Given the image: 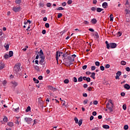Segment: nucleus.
Returning a JSON list of instances; mask_svg holds the SVG:
<instances>
[{
    "mask_svg": "<svg viewBox=\"0 0 130 130\" xmlns=\"http://www.w3.org/2000/svg\"><path fill=\"white\" fill-rule=\"evenodd\" d=\"M102 7L104 9H107V7H108V4L107 2H104L102 4Z\"/></svg>",
    "mask_w": 130,
    "mask_h": 130,
    "instance_id": "obj_12",
    "label": "nucleus"
},
{
    "mask_svg": "<svg viewBox=\"0 0 130 130\" xmlns=\"http://www.w3.org/2000/svg\"><path fill=\"white\" fill-rule=\"evenodd\" d=\"M93 5H96L97 4V0H93Z\"/></svg>",
    "mask_w": 130,
    "mask_h": 130,
    "instance_id": "obj_62",
    "label": "nucleus"
},
{
    "mask_svg": "<svg viewBox=\"0 0 130 130\" xmlns=\"http://www.w3.org/2000/svg\"><path fill=\"white\" fill-rule=\"evenodd\" d=\"M39 80H42V79H43V77H42V76H40L38 77Z\"/></svg>",
    "mask_w": 130,
    "mask_h": 130,
    "instance_id": "obj_64",
    "label": "nucleus"
},
{
    "mask_svg": "<svg viewBox=\"0 0 130 130\" xmlns=\"http://www.w3.org/2000/svg\"><path fill=\"white\" fill-rule=\"evenodd\" d=\"M69 82H70V80H69V79H66L64 80V84H69Z\"/></svg>",
    "mask_w": 130,
    "mask_h": 130,
    "instance_id": "obj_32",
    "label": "nucleus"
},
{
    "mask_svg": "<svg viewBox=\"0 0 130 130\" xmlns=\"http://www.w3.org/2000/svg\"><path fill=\"white\" fill-rule=\"evenodd\" d=\"M47 7H48V8H50V7H51V4L50 3H47Z\"/></svg>",
    "mask_w": 130,
    "mask_h": 130,
    "instance_id": "obj_54",
    "label": "nucleus"
},
{
    "mask_svg": "<svg viewBox=\"0 0 130 130\" xmlns=\"http://www.w3.org/2000/svg\"><path fill=\"white\" fill-rule=\"evenodd\" d=\"M86 81L87 82H90L91 81V78H90L89 77H87V79H86Z\"/></svg>",
    "mask_w": 130,
    "mask_h": 130,
    "instance_id": "obj_57",
    "label": "nucleus"
},
{
    "mask_svg": "<svg viewBox=\"0 0 130 130\" xmlns=\"http://www.w3.org/2000/svg\"><path fill=\"white\" fill-rule=\"evenodd\" d=\"M9 57H10V56H9V54H5L4 56V58H5V59H8V58H9Z\"/></svg>",
    "mask_w": 130,
    "mask_h": 130,
    "instance_id": "obj_37",
    "label": "nucleus"
},
{
    "mask_svg": "<svg viewBox=\"0 0 130 130\" xmlns=\"http://www.w3.org/2000/svg\"><path fill=\"white\" fill-rule=\"evenodd\" d=\"M82 123H83V120L80 119L78 122V125H79V126H81V125H82Z\"/></svg>",
    "mask_w": 130,
    "mask_h": 130,
    "instance_id": "obj_28",
    "label": "nucleus"
},
{
    "mask_svg": "<svg viewBox=\"0 0 130 130\" xmlns=\"http://www.w3.org/2000/svg\"><path fill=\"white\" fill-rule=\"evenodd\" d=\"M105 68L106 69H109L110 68V65L109 64H107L105 66Z\"/></svg>",
    "mask_w": 130,
    "mask_h": 130,
    "instance_id": "obj_46",
    "label": "nucleus"
},
{
    "mask_svg": "<svg viewBox=\"0 0 130 130\" xmlns=\"http://www.w3.org/2000/svg\"><path fill=\"white\" fill-rule=\"evenodd\" d=\"M61 17H62V14L61 13H58L57 18L59 19V18H61Z\"/></svg>",
    "mask_w": 130,
    "mask_h": 130,
    "instance_id": "obj_43",
    "label": "nucleus"
},
{
    "mask_svg": "<svg viewBox=\"0 0 130 130\" xmlns=\"http://www.w3.org/2000/svg\"><path fill=\"white\" fill-rule=\"evenodd\" d=\"M4 47L6 49V50L8 51L9 50V47H10V44L8 43H5L4 45Z\"/></svg>",
    "mask_w": 130,
    "mask_h": 130,
    "instance_id": "obj_13",
    "label": "nucleus"
},
{
    "mask_svg": "<svg viewBox=\"0 0 130 130\" xmlns=\"http://www.w3.org/2000/svg\"><path fill=\"white\" fill-rule=\"evenodd\" d=\"M30 110H31V107H30V106H28L27 109H26L25 111L26 112H29V111H30Z\"/></svg>",
    "mask_w": 130,
    "mask_h": 130,
    "instance_id": "obj_30",
    "label": "nucleus"
},
{
    "mask_svg": "<svg viewBox=\"0 0 130 130\" xmlns=\"http://www.w3.org/2000/svg\"><path fill=\"white\" fill-rule=\"evenodd\" d=\"M11 84L13 87H17L18 86V83L16 82V81L11 82Z\"/></svg>",
    "mask_w": 130,
    "mask_h": 130,
    "instance_id": "obj_17",
    "label": "nucleus"
},
{
    "mask_svg": "<svg viewBox=\"0 0 130 130\" xmlns=\"http://www.w3.org/2000/svg\"><path fill=\"white\" fill-rule=\"evenodd\" d=\"M106 106L107 108L110 110V112H112V111H113V105H111L109 103H108Z\"/></svg>",
    "mask_w": 130,
    "mask_h": 130,
    "instance_id": "obj_5",
    "label": "nucleus"
},
{
    "mask_svg": "<svg viewBox=\"0 0 130 130\" xmlns=\"http://www.w3.org/2000/svg\"><path fill=\"white\" fill-rule=\"evenodd\" d=\"M121 32L120 31H119L117 33V36L118 37H120V36H121Z\"/></svg>",
    "mask_w": 130,
    "mask_h": 130,
    "instance_id": "obj_38",
    "label": "nucleus"
},
{
    "mask_svg": "<svg viewBox=\"0 0 130 130\" xmlns=\"http://www.w3.org/2000/svg\"><path fill=\"white\" fill-rule=\"evenodd\" d=\"M117 46V45L116 43H110V48H115Z\"/></svg>",
    "mask_w": 130,
    "mask_h": 130,
    "instance_id": "obj_9",
    "label": "nucleus"
},
{
    "mask_svg": "<svg viewBox=\"0 0 130 130\" xmlns=\"http://www.w3.org/2000/svg\"><path fill=\"white\" fill-rule=\"evenodd\" d=\"M88 87V84H84L83 85V88H84L85 89H86V88H87Z\"/></svg>",
    "mask_w": 130,
    "mask_h": 130,
    "instance_id": "obj_58",
    "label": "nucleus"
},
{
    "mask_svg": "<svg viewBox=\"0 0 130 130\" xmlns=\"http://www.w3.org/2000/svg\"><path fill=\"white\" fill-rule=\"evenodd\" d=\"M82 69L83 70H86V69H87V65H84L83 66Z\"/></svg>",
    "mask_w": 130,
    "mask_h": 130,
    "instance_id": "obj_61",
    "label": "nucleus"
},
{
    "mask_svg": "<svg viewBox=\"0 0 130 130\" xmlns=\"http://www.w3.org/2000/svg\"><path fill=\"white\" fill-rule=\"evenodd\" d=\"M73 82H74V83H77V82H78V79H77V78L76 77H74L73 78Z\"/></svg>",
    "mask_w": 130,
    "mask_h": 130,
    "instance_id": "obj_45",
    "label": "nucleus"
},
{
    "mask_svg": "<svg viewBox=\"0 0 130 130\" xmlns=\"http://www.w3.org/2000/svg\"><path fill=\"white\" fill-rule=\"evenodd\" d=\"M16 94H20V93H21V90H20L19 89H17L16 90Z\"/></svg>",
    "mask_w": 130,
    "mask_h": 130,
    "instance_id": "obj_50",
    "label": "nucleus"
},
{
    "mask_svg": "<svg viewBox=\"0 0 130 130\" xmlns=\"http://www.w3.org/2000/svg\"><path fill=\"white\" fill-rule=\"evenodd\" d=\"M22 69V67L21 66V63H18L16 64L14 67V71L16 73H18V72H21V70Z\"/></svg>",
    "mask_w": 130,
    "mask_h": 130,
    "instance_id": "obj_1",
    "label": "nucleus"
},
{
    "mask_svg": "<svg viewBox=\"0 0 130 130\" xmlns=\"http://www.w3.org/2000/svg\"><path fill=\"white\" fill-rule=\"evenodd\" d=\"M46 28H48L49 27V23H46L45 25Z\"/></svg>",
    "mask_w": 130,
    "mask_h": 130,
    "instance_id": "obj_52",
    "label": "nucleus"
},
{
    "mask_svg": "<svg viewBox=\"0 0 130 130\" xmlns=\"http://www.w3.org/2000/svg\"><path fill=\"white\" fill-rule=\"evenodd\" d=\"M93 104H94V105H97V104H98V101H94L93 102Z\"/></svg>",
    "mask_w": 130,
    "mask_h": 130,
    "instance_id": "obj_55",
    "label": "nucleus"
},
{
    "mask_svg": "<svg viewBox=\"0 0 130 130\" xmlns=\"http://www.w3.org/2000/svg\"><path fill=\"white\" fill-rule=\"evenodd\" d=\"M28 46H26L24 48H23V47H22L21 48H22L23 51H26V50H27V48H28Z\"/></svg>",
    "mask_w": 130,
    "mask_h": 130,
    "instance_id": "obj_36",
    "label": "nucleus"
},
{
    "mask_svg": "<svg viewBox=\"0 0 130 130\" xmlns=\"http://www.w3.org/2000/svg\"><path fill=\"white\" fill-rule=\"evenodd\" d=\"M3 121H4V122H8V117H7V116H4L3 118Z\"/></svg>",
    "mask_w": 130,
    "mask_h": 130,
    "instance_id": "obj_27",
    "label": "nucleus"
},
{
    "mask_svg": "<svg viewBox=\"0 0 130 130\" xmlns=\"http://www.w3.org/2000/svg\"><path fill=\"white\" fill-rule=\"evenodd\" d=\"M33 80L34 81L35 83H36V84H38L39 83V80H38V79H36L35 78H33Z\"/></svg>",
    "mask_w": 130,
    "mask_h": 130,
    "instance_id": "obj_24",
    "label": "nucleus"
},
{
    "mask_svg": "<svg viewBox=\"0 0 130 130\" xmlns=\"http://www.w3.org/2000/svg\"><path fill=\"white\" fill-rule=\"evenodd\" d=\"M24 120L26 121V122H27V123H28V124H31V123H32V122H33V119H32V118H29V117H26L24 118Z\"/></svg>",
    "mask_w": 130,
    "mask_h": 130,
    "instance_id": "obj_4",
    "label": "nucleus"
},
{
    "mask_svg": "<svg viewBox=\"0 0 130 130\" xmlns=\"http://www.w3.org/2000/svg\"><path fill=\"white\" fill-rule=\"evenodd\" d=\"M100 69L101 71H104V70H105V68H104V66H101Z\"/></svg>",
    "mask_w": 130,
    "mask_h": 130,
    "instance_id": "obj_53",
    "label": "nucleus"
},
{
    "mask_svg": "<svg viewBox=\"0 0 130 130\" xmlns=\"http://www.w3.org/2000/svg\"><path fill=\"white\" fill-rule=\"evenodd\" d=\"M83 97H87L88 94H87V93H83Z\"/></svg>",
    "mask_w": 130,
    "mask_h": 130,
    "instance_id": "obj_59",
    "label": "nucleus"
},
{
    "mask_svg": "<svg viewBox=\"0 0 130 130\" xmlns=\"http://www.w3.org/2000/svg\"><path fill=\"white\" fill-rule=\"evenodd\" d=\"M34 68L37 71V72H40V68H39V66H35Z\"/></svg>",
    "mask_w": 130,
    "mask_h": 130,
    "instance_id": "obj_20",
    "label": "nucleus"
},
{
    "mask_svg": "<svg viewBox=\"0 0 130 130\" xmlns=\"http://www.w3.org/2000/svg\"><path fill=\"white\" fill-rule=\"evenodd\" d=\"M110 21H113V14H111L110 15Z\"/></svg>",
    "mask_w": 130,
    "mask_h": 130,
    "instance_id": "obj_34",
    "label": "nucleus"
},
{
    "mask_svg": "<svg viewBox=\"0 0 130 130\" xmlns=\"http://www.w3.org/2000/svg\"><path fill=\"white\" fill-rule=\"evenodd\" d=\"M62 54H63V53L62 52H59L58 53V51H57L56 52V59L57 61H58V56L59 57V56H61Z\"/></svg>",
    "mask_w": 130,
    "mask_h": 130,
    "instance_id": "obj_6",
    "label": "nucleus"
},
{
    "mask_svg": "<svg viewBox=\"0 0 130 130\" xmlns=\"http://www.w3.org/2000/svg\"><path fill=\"white\" fill-rule=\"evenodd\" d=\"M57 11H61L62 10H64V8L61 7H60L56 9Z\"/></svg>",
    "mask_w": 130,
    "mask_h": 130,
    "instance_id": "obj_33",
    "label": "nucleus"
},
{
    "mask_svg": "<svg viewBox=\"0 0 130 130\" xmlns=\"http://www.w3.org/2000/svg\"><path fill=\"white\" fill-rule=\"evenodd\" d=\"M39 103L41 105V107H43V102L41 101V98L38 99Z\"/></svg>",
    "mask_w": 130,
    "mask_h": 130,
    "instance_id": "obj_15",
    "label": "nucleus"
},
{
    "mask_svg": "<svg viewBox=\"0 0 130 130\" xmlns=\"http://www.w3.org/2000/svg\"><path fill=\"white\" fill-rule=\"evenodd\" d=\"M103 127L104 128L108 129V128H109V125H103Z\"/></svg>",
    "mask_w": 130,
    "mask_h": 130,
    "instance_id": "obj_29",
    "label": "nucleus"
},
{
    "mask_svg": "<svg viewBox=\"0 0 130 130\" xmlns=\"http://www.w3.org/2000/svg\"><path fill=\"white\" fill-rule=\"evenodd\" d=\"M13 11L14 12H15V13H17V12H19L20 7H14Z\"/></svg>",
    "mask_w": 130,
    "mask_h": 130,
    "instance_id": "obj_14",
    "label": "nucleus"
},
{
    "mask_svg": "<svg viewBox=\"0 0 130 130\" xmlns=\"http://www.w3.org/2000/svg\"><path fill=\"white\" fill-rule=\"evenodd\" d=\"M125 16H128V15L129 14H130V9H125Z\"/></svg>",
    "mask_w": 130,
    "mask_h": 130,
    "instance_id": "obj_16",
    "label": "nucleus"
},
{
    "mask_svg": "<svg viewBox=\"0 0 130 130\" xmlns=\"http://www.w3.org/2000/svg\"><path fill=\"white\" fill-rule=\"evenodd\" d=\"M88 100H84L83 102V104H84V105L87 104V103H88Z\"/></svg>",
    "mask_w": 130,
    "mask_h": 130,
    "instance_id": "obj_51",
    "label": "nucleus"
},
{
    "mask_svg": "<svg viewBox=\"0 0 130 130\" xmlns=\"http://www.w3.org/2000/svg\"><path fill=\"white\" fill-rule=\"evenodd\" d=\"M7 125H9V126H10L11 127L14 126V123L12 122H9L7 123Z\"/></svg>",
    "mask_w": 130,
    "mask_h": 130,
    "instance_id": "obj_19",
    "label": "nucleus"
},
{
    "mask_svg": "<svg viewBox=\"0 0 130 130\" xmlns=\"http://www.w3.org/2000/svg\"><path fill=\"white\" fill-rule=\"evenodd\" d=\"M92 115H93L94 116H95V115H97V112H92Z\"/></svg>",
    "mask_w": 130,
    "mask_h": 130,
    "instance_id": "obj_60",
    "label": "nucleus"
},
{
    "mask_svg": "<svg viewBox=\"0 0 130 130\" xmlns=\"http://www.w3.org/2000/svg\"><path fill=\"white\" fill-rule=\"evenodd\" d=\"M123 110H126V105L124 104L122 106Z\"/></svg>",
    "mask_w": 130,
    "mask_h": 130,
    "instance_id": "obj_42",
    "label": "nucleus"
},
{
    "mask_svg": "<svg viewBox=\"0 0 130 130\" xmlns=\"http://www.w3.org/2000/svg\"><path fill=\"white\" fill-rule=\"evenodd\" d=\"M91 23L92 24H96V23H97V20L95 18H93L92 20H91Z\"/></svg>",
    "mask_w": 130,
    "mask_h": 130,
    "instance_id": "obj_21",
    "label": "nucleus"
},
{
    "mask_svg": "<svg viewBox=\"0 0 130 130\" xmlns=\"http://www.w3.org/2000/svg\"><path fill=\"white\" fill-rule=\"evenodd\" d=\"M38 53H39V56L40 57V58H43V57H45V56H44L43 51L42 49L40 50V52H38Z\"/></svg>",
    "mask_w": 130,
    "mask_h": 130,
    "instance_id": "obj_8",
    "label": "nucleus"
},
{
    "mask_svg": "<svg viewBox=\"0 0 130 130\" xmlns=\"http://www.w3.org/2000/svg\"><path fill=\"white\" fill-rule=\"evenodd\" d=\"M14 55V52L12 51H9V57H12Z\"/></svg>",
    "mask_w": 130,
    "mask_h": 130,
    "instance_id": "obj_23",
    "label": "nucleus"
},
{
    "mask_svg": "<svg viewBox=\"0 0 130 130\" xmlns=\"http://www.w3.org/2000/svg\"><path fill=\"white\" fill-rule=\"evenodd\" d=\"M116 76L120 77V76H121V72L118 71L117 73H116Z\"/></svg>",
    "mask_w": 130,
    "mask_h": 130,
    "instance_id": "obj_31",
    "label": "nucleus"
},
{
    "mask_svg": "<svg viewBox=\"0 0 130 130\" xmlns=\"http://www.w3.org/2000/svg\"><path fill=\"white\" fill-rule=\"evenodd\" d=\"M124 129H125V130L128 129V125H125L124 126Z\"/></svg>",
    "mask_w": 130,
    "mask_h": 130,
    "instance_id": "obj_39",
    "label": "nucleus"
},
{
    "mask_svg": "<svg viewBox=\"0 0 130 130\" xmlns=\"http://www.w3.org/2000/svg\"><path fill=\"white\" fill-rule=\"evenodd\" d=\"M69 53H70L66 52L62 55V58L63 60H66V59H67L66 57H68L69 56Z\"/></svg>",
    "mask_w": 130,
    "mask_h": 130,
    "instance_id": "obj_7",
    "label": "nucleus"
},
{
    "mask_svg": "<svg viewBox=\"0 0 130 130\" xmlns=\"http://www.w3.org/2000/svg\"><path fill=\"white\" fill-rule=\"evenodd\" d=\"M22 2V0H16L15 1V3L17 4L18 5L20 4V3Z\"/></svg>",
    "mask_w": 130,
    "mask_h": 130,
    "instance_id": "obj_35",
    "label": "nucleus"
},
{
    "mask_svg": "<svg viewBox=\"0 0 130 130\" xmlns=\"http://www.w3.org/2000/svg\"><path fill=\"white\" fill-rule=\"evenodd\" d=\"M91 11H92L93 12H95V11H96V7H92L91 8Z\"/></svg>",
    "mask_w": 130,
    "mask_h": 130,
    "instance_id": "obj_48",
    "label": "nucleus"
},
{
    "mask_svg": "<svg viewBox=\"0 0 130 130\" xmlns=\"http://www.w3.org/2000/svg\"><path fill=\"white\" fill-rule=\"evenodd\" d=\"M95 36L96 38H99V35H98V32H95Z\"/></svg>",
    "mask_w": 130,
    "mask_h": 130,
    "instance_id": "obj_56",
    "label": "nucleus"
},
{
    "mask_svg": "<svg viewBox=\"0 0 130 130\" xmlns=\"http://www.w3.org/2000/svg\"><path fill=\"white\" fill-rule=\"evenodd\" d=\"M126 71L127 72H129L130 71V69H129V67H126V69H125Z\"/></svg>",
    "mask_w": 130,
    "mask_h": 130,
    "instance_id": "obj_63",
    "label": "nucleus"
},
{
    "mask_svg": "<svg viewBox=\"0 0 130 130\" xmlns=\"http://www.w3.org/2000/svg\"><path fill=\"white\" fill-rule=\"evenodd\" d=\"M72 3H73V1L72 0H69L67 2L68 5H71L72 4Z\"/></svg>",
    "mask_w": 130,
    "mask_h": 130,
    "instance_id": "obj_49",
    "label": "nucleus"
},
{
    "mask_svg": "<svg viewBox=\"0 0 130 130\" xmlns=\"http://www.w3.org/2000/svg\"><path fill=\"white\" fill-rule=\"evenodd\" d=\"M95 66H96L97 67H99L100 66V62H99V61H96L95 62Z\"/></svg>",
    "mask_w": 130,
    "mask_h": 130,
    "instance_id": "obj_41",
    "label": "nucleus"
},
{
    "mask_svg": "<svg viewBox=\"0 0 130 130\" xmlns=\"http://www.w3.org/2000/svg\"><path fill=\"white\" fill-rule=\"evenodd\" d=\"M121 64H122V66H125V64H126V62H125V61H121Z\"/></svg>",
    "mask_w": 130,
    "mask_h": 130,
    "instance_id": "obj_40",
    "label": "nucleus"
},
{
    "mask_svg": "<svg viewBox=\"0 0 130 130\" xmlns=\"http://www.w3.org/2000/svg\"><path fill=\"white\" fill-rule=\"evenodd\" d=\"M95 73H91V75L90 76L91 78H92V79H93V80H95Z\"/></svg>",
    "mask_w": 130,
    "mask_h": 130,
    "instance_id": "obj_25",
    "label": "nucleus"
},
{
    "mask_svg": "<svg viewBox=\"0 0 130 130\" xmlns=\"http://www.w3.org/2000/svg\"><path fill=\"white\" fill-rule=\"evenodd\" d=\"M41 59L39 61V63L42 66V67H40V69H44L45 68V62H44V59H45V57L41 58Z\"/></svg>",
    "mask_w": 130,
    "mask_h": 130,
    "instance_id": "obj_2",
    "label": "nucleus"
},
{
    "mask_svg": "<svg viewBox=\"0 0 130 130\" xmlns=\"http://www.w3.org/2000/svg\"><path fill=\"white\" fill-rule=\"evenodd\" d=\"M125 6H126L127 9L130 10V2H128V1L126 0V2L125 4Z\"/></svg>",
    "mask_w": 130,
    "mask_h": 130,
    "instance_id": "obj_11",
    "label": "nucleus"
},
{
    "mask_svg": "<svg viewBox=\"0 0 130 130\" xmlns=\"http://www.w3.org/2000/svg\"><path fill=\"white\" fill-rule=\"evenodd\" d=\"M103 9L100 8H98L96 9V12H98V13H100L101 12H102V11H103Z\"/></svg>",
    "mask_w": 130,
    "mask_h": 130,
    "instance_id": "obj_22",
    "label": "nucleus"
},
{
    "mask_svg": "<svg viewBox=\"0 0 130 130\" xmlns=\"http://www.w3.org/2000/svg\"><path fill=\"white\" fill-rule=\"evenodd\" d=\"M78 82H83V77L81 76L78 78Z\"/></svg>",
    "mask_w": 130,
    "mask_h": 130,
    "instance_id": "obj_26",
    "label": "nucleus"
},
{
    "mask_svg": "<svg viewBox=\"0 0 130 130\" xmlns=\"http://www.w3.org/2000/svg\"><path fill=\"white\" fill-rule=\"evenodd\" d=\"M91 71H95L96 70V67L95 66H92L91 68Z\"/></svg>",
    "mask_w": 130,
    "mask_h": 130,
    "instance_id": "obj_47",
    "label": "nucleus"
},
{
    "mask_svg": "<svg viewBox=\"0 0 130 130\" xmlns=\"http://www.w3.org/2000/svg\"><path fill=\"white\" fill-rule=\"evenodd\" d=\"M67 59L69 60V66L73 64V62L74 61V57H72V56L68 55V56L67 57Z\"/></svg>",
    "mask_w": 130,
    "mask_h": 130,
    "instance_id": "obj_3",
    "label": "nucleus"
},
{
    "mask_svg": "<svg viewBox=\"0 0 130 130\" xmlns=\"http://www.w3.org/2000/svg\"><path fill=\"white\" fill-rule=\"evenodd\" d=\"M74 120H75V123H78L79 119H78L77 117H75L74 118Z\"/></svg>",
    "mask_w": 130,
    "mask_h": 130,
    "instance_id": "obj_44",
    "label": "nucleus"
},
{
    "mask_svg": "<svg viewBox=\"0 0 130 130\" xmlns=\"http://www.w3.org/2000/svg\"><path fill=\"white\" fill-rule=\"evenodd\" d=\"M5 66H6V64H5V63H4V62L1 61L0 62V71H2V70H3V69L5 68Z\"/></svg>",
    "mask_w": 130,
    "mask_h": 130,
    "instance_id": "obj_10",
    "label": "nucleus"
},
{
    "mask_svg": "<svg viewBox=\"0 0 130 130\" xmlns=\"http://www.w3.org/2000/svg\"><path fill=\"white\" fill-rule=\"evenodd\" d=\"M124 88L125 89H126V90H129V88H130V86L129 85L127 84H125L124 85Z\"/></svg>",
    "mask_w": 130,
    "mask_h": 130,
    "instance_id": "obj_18",
    "label": "nucleus"
}]
</instances>
